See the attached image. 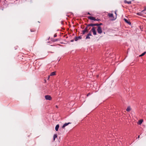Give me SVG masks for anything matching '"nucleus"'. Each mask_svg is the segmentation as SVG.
Masks as SVG:
<instances>
[{"mask_svg":"<svg viewBox=\"0 0 146 146\" xmlns=\"http://www.w3.org/2000/svg\"><path fill=\"white\" fill-rule=\"evenodd\" d=\"M98 33L101 34L102 33V29L101 27H98L97 29Z\"/></svg>","mask_w":146,"mask_h":146,"instance_id":"nucleus-1","label":"nucleus"},{"mask_svg":"<svg viewBox=\"0 0 146 146\" xmlns=\"http://www.w3.org/2000/svg\"><path fill=\"white\" fill-rule=\"evenodd\" d=\"M96 27H93L90 31L91 32L92 31L93 33V35H96Z\"/></svg>","mask_w":146,"mask_h":146,"instance_id":"nucleus-2","label":"nucleus"},{"mask_svg":"<svg viewBox=\"0 0 146 146\" xmlns=\"http://www.w3.org/2000/svg\"><path fill=\"white\" fill-rule=\"evenodd\" d=\"M88 26L87 25V27L85 28L84 30L82 31V33L83 35H84L86 33H87L88 32Z\"/></svg>","mask_w":146,"mask_h":146,"instance_id":"nucleus-3","label":"nucleus"},{"mask_svg":"<svg viewBox=\"0 0 146 146\" xmlns=\"http://www.w3.org/2000/svg\"><path fill=\"white\" fill-rule=\"evenodd\" d=\"M45 98L46 100H50L52 99V98L51 96L50 95H46L45 96Z\"/></svg>","mask_w":146,"mask_h":146,"instance_id":"nucleus-4","label":"nucleus"},{"mask_svg":"<svg viewBox=\"0 0 146 146\" xmlns=\"http://www.w3.org/2000/svg\"><path fill=\"white\" fill-rule=\"evenodd\" d=\"M90 36H92V35L91 34V31L89 32L88 34L86 36V39H90Z\"/></svg>","mask_w":146,"mask_h":146,"instance_id":"nucleus-5","label":"nucleus"},{"mask_svg":"<svg viewBox=\"0 0 146 146\" xmlns=\"http://www.w3.org/2000/svg\"><path fill=\"white\" fill-rule=\"evenodd\" d=\"M124 20L125 22L126 23H127L129 25H131V23L130 22V21H129V20H128L127 19H124Z\"/></svg>","mask_w":146,"mask_h":146,"instance_id":"nucleus-6","label":"nucleus"},{"mask_svg":"<svg viewBox=\"0 0 146 146\" xmlns=\"http://www.w3.org/2000/svg\"><path fill=\"white\" fill-rule=\"evenodd\" d=\"M88 19H90L92 20L95 21L96 20V18L92 17L89 16L88 17Z\"/></svg>","mask_w":146,"mask_h":146,"instance_id":"nucleus-7","label":"nucleus"},{"mask_svg":"<svg viewBox=\"0 0 146 146\" xmlns=\"http://www.w3.org/2000/svg\"><path fill=\"white\" fill-rule=\"evenodd\" d=\"M82 38V37L80 36H79L78 37H76L74 38H75L74 40L75 41H77L78 40L81 39Z\"/></svg>","mask_w":146,"mask_h":146,"instance_id":"nucleus-8","label":"nucleus"},{"mask_svg":"<svg viewBox=\"0 0 146 146\" xmlns=\"http://www.w3.org/2000/svg\"><path fill=\"white\" fill-rule=\"evenodd\" d=\"M88 26L90 27H93L94 26H96V24H93V23H91L88 24V25H87Z\"/></svg>","mask_w":146,"mask_h":146,"instance_id":"nucleus-9","label":"nucleus"},{"mask_svg":"<svg viewBox=\"0 0 146 146\" xmlns=\"http://www.w3.org/2000/svg\"><path fill=\"white\" fill-rule=\"evenodd\" d=\"M71 123L69 122V123H66L64 124L62 127V128H63L64 127H65L66 126L68 125L69 124H70Z\"/></svg>","mask_w":146,"mask_h":146,"instance_id":"nucleus-10","label":"nucleus"},{"mask_svg":"<svg viewBox=\"0 0 146 146\" xmlns=\"http://www.w3.org/2000/svg\"><path fill=\"white\" fill-rule=\"evenodd\" d=\"M143 14H146V7L144 9L141 11Z\"/></svg>","mask_w":146,"mask_h":146,"instance_id":"nucleus-11","label":"nucleus"},{"mask_svg":"<svg viewBox=\"0 0 146 146\" xmlns=\"http://www.w3.org/2000/svg\"><path fill=\"white\" fill-rule=\"evenodd\" d=\"M59 126L58 124L55 127V129L56 131H57L58 130Z\"/></svg>","mask_w":146,"mask_h":146,"instance_id":"nucleus-12","label":"nucleus"},{"mask_svg":"<svg viewBox=\"0 0 146 146\" xmlns=\"http://www.w3.org/2000/svg\"><path fill=\"white\" fill-rule=\"evenodd\" d=\"M124 3H127L128 4H131V1H127L126 0H125L124 1Z\"/></svg>","mask_w":146,"mask_h":146,"instance_id":"nucleus-13","label":"nucleus"},{"mask_svg":"<svg viewBox=\"0 0 146 146\" xmlns=\"http://www.w3.org/2000/svg\"><path fill=\"white\" fill-rule=\"evenodd\" d=\"M55 74H56V72L54 71V72H52L50 73V76H54V75H55Z\"/></svg>","mask_w":146,"mask_h":146,"instance_id":"nucleus-14","label":"nucleus"},{"mask_svg":"<svg viewBox=\"0 0 146 146\" xmlns=\"http://www.w3.org/2000/svg\"><path fill=\"white\" fill-rule=\"evenodd\" d=\"M137 14L138 15L140 16H143V15L142 13V11H141V12H139L137 13Z\"/></svg>","mask_w":146,"mask_h":146,"instance_id":"nucleus-15","label":"nucleus"},{"mask_svg":"<svg viewBox=\"0 0 146 146\" xmlns=\"http://www.w3.org/2000/svg\"><path fill=\"white\" fill-rule=\"evenodd\" d=\"M131 110V108L130 106H128L126 109V111H129Z\"/></svg>","mask_w":146,"mask_h":146,"instance_id":"nucleus-16","label":"nucleus"},{"mask_svg":"<svg viewBox=\"0 0 146 146\" xmlns=\"http://www.w3.org/2000/svg\"><path fill=\"white\" fill-rule=\"evenodd\" d=\"M57 135L56 134H55L54 135L53 137V140L54 141L55 140V139L57 137Z\"/></svg>","mask_w":146,"mask_h":146,"instance_id":"nucleus-17","label":"nucleus"},{"mask_svg":"<svg viewBox=\"0 0 146 146\" xmlns=\"http://www.w3.org/2000/svg\"><path fill=\"white\" fill-rule=\"evenodd\" d=\"M108 16L110 17H113V15L112 13H109Z\"/></svg>","mask_w":146,"mask_h":146,"instance_id":"nucleus-18","label":"nucleus"},{"mask_svg":"<svg viewBox=\"0 0 146 146\" xmlns=\"http://www.w3.org/2000/svg\"><path fill=\"white\" fill-rule=\"evenodd\" d=\"M146 53V52H143V53H142L141 54V55H140L139 56V57H141V56H144L145 54Z\"/></svg>","mask_w":146,"mask_h":146,"instance_id":"nucleus-19","label":"nucleus"},{"mask_svg":"<svg viewBox=\"0 0 146 146\" xmlns=\"http://www.w3.org/2000/svg\"><path fill=\"white\" fill-rule=\"evenodd\" d=\"M103 25V24L102 23H100L99 24L96 23V26H98V27H100V25Z\"/></svg>","mask_w":146,"mask_h":146,"instance_id":"nucleus-20","label":"nucleus"},{"mask_svg":"<svg viewBox=\"0 0 146 146\" xmlns=\"http://www.w3.org/2000/svg\"><path fill=\"white\" fill-rule=\"evenodd\" d=\"M143 121L142 119H141L139 120L138 121V123L139 124H141Z\"/></svg>","mask_w":146,"mask_h":146,"instance_id":"nucleus-21","label":"nucleus"},{"mask_svg":"<svg viewBox=\"0 0 146 146\" xmlns=\"http://www.w3.org/2000/svg\"><path fill=\"white\" fill-rule=\"evenodd\" d=\"M30 31L31 32H34L35 31V30L34 29H31Z\"/></svg>","mask_w":146,"mask_h":146,"instance_id":"nucleus-22","label":"nucleus"},{"mask_svg":"<svg viewBox=\"0 0 146 146\" xmlns=\"http://www.w3.org/2000/svg\"><path fill=\"white\" fill-rule=\"evenodd\" d=\"M101 20L99 19H98V18H97V19H96V20H95V21H100Z\"/></svg>","mask_w":146,"mask_h":146,"instance_id":"nucleus-23","label":"nucleus"},{"mask_svg":"<svg viewBox=\"0 0 146 146\" xmlns=\"http://www.w3.org/2000/svg\"><path fill=\"white\" fill-rule=\"evenodd\" d=\"M91 93H89L87 95V96H88L91 95Z\"/></svg>","mask_w":146,"mask_h":146,"instance_id":"nucleus-24","label":"nucleus"},{"mask_svg":"<svg viewBox=\"0 0 146 146\" xmlns=\"http://www.w3.org/2000/svg\"><path fill=\"white\" fill-rule=\"evenodd\" d=\"M56 36H57V35L56 34H55L54 36V37H56Z\"/></svg>","mask_w":146,"mask_h":146,"instance_id":"nucleus-25","label":"nucleus"},{"mask_svg":"<svg viewBox=\"0 0 146 146\" xmlns=\"http://www.w3.org/2000/svg\"><path fill=\"white\" fill-rule=\"evenodd\" d=\"M87 15H91V14L89 12H88L87 13Z\"/></svg>","mask_w":146,"mask_h":146,"instance_id":"nucleus-26","label":"nucleus"},{"mask_svg":"<svg viewBox=\"0 0 146 146\" xmlns=\"http://www.w3.org/2000/svg\"><path fill=\"white\" fill-rule=\"evenodd\" d=\"M114 13L116 15H117L116 11H115Z\"/></svg>","mask_w":146,"mask_h":146,"instance_id":"nucleus-27","label":"nucleus"},{"mask_svg":"<svg viewBox=\"0 0 146 146\" xmlns=\"http://www.w3.org/2000/svg\"><path fill=\"white\" fill-rule=\"evenodd\" d=\"M140 137V135H139L138 136V137H137V138L138 139H139V138Z\"/></svg>","mask_w":146,"mask_h":146,"instance_id":"nucleus-28","label":"nucleus"},{"mask_svg":"<svg viewBox=\"0 0 146 146\" xmlns=\"http://www.w3.org/2000/svg\"><path fill=\"white\" fill-rule=\"evenodd\" d=\"M74 41V40H71L70 41V42H73Z\"/></svg>","mask_w":146,"mask_h":146,"instance_id":"nucleus-29","label":"nucleus"},{"mask_svg":"<svg viewBox=\"0 0 146 146\" xmlns=\"http://www.w3.org/2000/svg\"><path fill=\"white\" fill-rule=\"evenodd\" d=\"M56 108H57V106H56Z\"/></svg>","mask_w":146,"mask_h":146,"instance_id":"nucleus-30","label":"nucleus"}]
</instances>
